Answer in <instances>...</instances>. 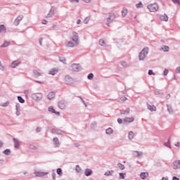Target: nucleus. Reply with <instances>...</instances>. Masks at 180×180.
I'll use <instances>...</instances> for the list:
<instances>
[{"label":"nucleus","mask_w":180,"mask_h":180,"mask_svg":"<svg viewBox=\"0 0 180 180\" xmlns=\"http://www.w3.org/2000/svg\"><path fill=\"white\" fill-rule=\"evenodd\" d=\"M70 39L72 41H69L66 42V47H75V46L78 44V34H77L76 32H73L70 35Z\"/></svg>","instance_id":"1"},{"label":"nucleus","mask_w":180,"mask_h":180,"mask_svg":"<svg viewBox=\"0 0 180 180\" xmlns=\"http://www.w3.org/2000/svg\"><path fill=\"white\" fill-rule=\"evenodd\" d=\"M160 7H158V4L157 3H154L148 6V9L150 12H157Z\"/></svg>","instance_id":"2"},{"label":"nucleus","mask_w":180,"mask_h":180,"mask_svg":"<svg viewBox=\"0 0 180 180\" xmlns=\"http://www.w3.org/2000/svg\"><path fill=\"white\" fill-rule=\"evenodd\" d=\"M148 54V48H144L139 53V60H143L146 58V56Z\"/></svg>","instance_id":"3"},{"label":"nucleus","mask_w":180,"mask_h":180,"mask_svg":"<svg viewBox=\"0 0 180 180\" xmlns=\"http://www.w3.org/2000/svg\"><path fill=\"white\" fill-rule=\"evenodd\" d=\"M32 98L35 101H40V99L43 98V94H41V93H35L32 95Z\"/></svg>","instance_id":"4"},{"label":"nucleus","mask_w":180,"mask_h":180,"mask_svg":"<svg viewBox=\"0 0 180 180\" xmlns=\"http://www.w3.org/2000/svg\"><path fill=\"white\" fill-rule=\"evenodd\" d=\"M81 70V67L78 64H72L71 65V71H79Z\"/></svg>","instance_id":"5"},{"label":"nucleus","mask_w":180,"mask_h":180,"mask_svg":"<svg viewBox=\"0 0 180 180\" xmlns=\"http://www.w3.org/2000/svg\"><path fill=\"white\" fill-rule=\"evenodd\" d=\"M174 169H179L180 168V160H176L173 162L172 165Z\"/></svg>","instance_id":"6"},{"label":"nucleus","mask_w":180,"mask_h":180,"mask_svg":"<svg viewBox=\"0 0 180 180\" xmlns=\"http://www.w3.org/2000/svg\"><path fill=\"white\" fill-rule=\"evenodd\" d=\"M115 18H116V15H115V13H110L109 16L107 18V22L110 23V22H112V20H113V19H115Z\"/></svg>","instance_id":"7"},{"label":"nucleus","mask_w":180,"mask_h":180,"mask_svg":"<svg viewBox=\"0 0 180 180\" xmlns=\"http://www.w3.org/2000/svg\"><path fill=\"white\" fill-rule=\"evenodd\" d=\"M127 13H129V10L126 7H124L121 11V15L122 18H125V16H127Z\"/></svg>","instance_id":"8"},{"label":"nucleus","mask_w":180,"mask_h":180,"mask_svg":"<svg viewBox=\"0 0 180 180\" xmlns=\"http://www.w3.org/2000/svg\"><path fill=\"white\" fill-rule=\"evenodd\" d=\"M58 106L60 109H65V108H67V104H65L64 101H60L58 103Z\"/></svg>","instance_id":"9"},{"label":"nucleus","mask_w":180,"mask_h":180,"mask_svg":"<svg viewBox=\"0 0 180 180\" xmlns=\"http://www.w3.org/2000/svg\"><path fill=\"white\" fill-rule=\"evenodd\" d=\"M47 172H35L34 175L36 176H44L45 175H47Z\"/></svg>","instance_id":"10"},{"label":"nucleus","mask_w":180,"mask_h":180,"mask_svg":"<svg viewBox=\"0 0 180 180\" xmlns=\"http://www.w3.org/2000/svg\"><path fill=\"white\" fill-rule=\"evenodd\" d=\"M19 64H20V60H15L11 63V68H16Z\"/></svg>","instance_id":"11"},{"label":"nucleus","mask_w":180,"mask_h":180,"mask_svg":"<svg viewBox=\"0 0 180 180\" xmlns=\"http://www.w3.org/2000/svg\"><path fill=\"white\" fill-rule=\"evenodd\" d=\"M160 20L162 22H168V15L166 14L160 15Z\"/></svg>","instance_id":"12"},{"label":"nucleus","mask_w":180,"mask_h":180,"mask_svg":"<svg viewBox=\"0 0 180 180\" xmlns=\"http://www.w3.org/2000/svg\"><path fill=\"white\" fill-rule=\"evenodd\" d=\"M49 112H51V113H55V115H57L58 116H60V112L56 111L53 107L49 108Z\"/></svg>","instance_id":"13"},{"label":"nucleus","mask_w":180,"mask_h":180,"mask_svg":"<svg viewBox=\"0 0 180 180\" xmlns=\"http://www.w3.org/2000/svg\"><path fill=\"white\" fill-rule=\"evenodd\" d=\"M131 122H134V117H127L124 119V123H131Z\"/></svg>","instance_id":"14"},{"label":"nucleus","mask_w":180,"mask_h":180,"mask_svg":"<svg viewBox=\"0 0 180 180\" xmlns=\"http://www.w3.org/2000/svg\"><path fill=\"white\" fill-rule=\"evenodd\" d=\"M148 109L150 110V112H155V110H157L155 105H148Z\"/></svg>","instance_id":"15"},{"label":"nucleus","mask_w":180,"mask_h":180,"mask_svg":"<svg viewBox=\"0 0 180 180\" xmlns=\"http://www.w3.org/2000/svg\"><path fill=\"white\" fill-rule=\"evenodd\" d=\"M140 176L141 179H146L148 176V172H143L141 173Z\"/></svg>","instance_id":"16"},{"label":"nucleus","mask_w":180,"mask_h":180,"mask_svg":"<svg viewBox=\"0 0 180 180\" xmlns=\"http://www.w3.org/2000/svg\"><path fill=\"white\" fill-rule=\"evenodd\" d=\"M57 72H58V69H51L49 71V74L51 75H56V74H57Z\"/></svg>","instance_id":"17"},{"label":"nucleus","mask_w":180,"mask_h":180,"mask_svg":"<svg viewBox=\"0 0 180 180\" xmlns=\"http://www.w3.org/2000/svg\"><path fill=\"white\" fill-rule=\"evenodd\" d=\"M13 141H14V146L15 148H19V146H20L19 141L16 140V139H13Z\"/></svg>","instance_id":"18"},{"label":"nucleus","mask_w":180,"mask_h":180,"mask_svg":"<svg viewBox=\"0 0 180 180\" xmlns=\"http://www.w3.org/2000/svg\"><path fill=\"white\" fill-rule=\"evenodd\" d=\"M54 96H56V94L54 92H50L48 94V99L51 100L53 98H54Z\"/></svg>","instance_id":"19"},{"label":"nucleus","mask_w":180,"mask_h":180,"mask_svg":"<svg viewBox=\"0 0 180 180\" xmlns=\"http://www.w3.org/2000/svg\"><path fill=\"white\" fill-rule=\"evenodd\" d=\"M84 174H85L86 176H89V175H91L92 174V170H91L89 169H86L84 172Z\"/></svg>","instance_id":"20"},{"label":"nucleus","mask_w":180,"mask_h":180,"mask_svg":"<svg viewBox=\"0 0 180 180\" xmlns=\"http://www.w3.org/2000/svg\"><path fill=\"white\" fill-rule=\"evenodd\" d=\"M6 32V28H5V25H0V33H5Z\"/></svg>","instance_id":"21"},{"label":"nucleus","mask_w":180,"mask_h":180,"mask_svg":"<svg viewBox=\"0 0 180 180\" xmlns=\"http://www.w3.org/2000/svg\"><path fill=\"white\" fill-rule=\"evenodd\" d=\"M128 137H129V140H133V139H134V132L129 131Z\"/></svg>","instance_id":"22"},{"label":"nucleus","mask_w":180,"mask_h":180,"mask_svg":"<svg viewBox=\"0 0 180 180\" xmlns=\"http://www.w3.org/2000/svg\"><path fill=\"white\" fill-rule=\"evenodd\" d=\"M34 75H35V77H39L41 75V73L39 72V71L34 70Z\"/></svg>","instance_id":"23"},{"label":"nucleus","mask_w":180,"mask_h":180,"mask_svg":"<svg viewBox=\"0 0 180 180\" xmlns=\"http://www.w3.org/2000/svg\"><path fill=\"white\" fill-rule=\"evenodd\" d=\"M9 44H11L8 41H5L4 44L3 45H1L0 47L1 49H4L5 47H8V46H9Z\"/></svg>","instance_id":"24"},{"label":"nucleus","mask_w":180,"mask_h":180,"mask_svg":"<svg viewBox=\"0 0 180 180\" xmlns=\"http://www.w3.org/2000/svg\"><path fill=\"white\" fill-rule=\"evenodd\" d=\"M3 153L5 155H9L11 154V149H6Z\"/></svg>","instance_id":"25"},{"label":"nucleus","mask_w":180,"mask_h":180,"mask_svg":"<svg viewBox=\"0 0 180 180\" xmlns=\"http://www.w3.org/2000/svg\"><path fill=\"white\" fill-rule=\"evenodd\" d=\"M129 113H130V109L126 110L125 111L124 110L121 111V115H126Z\"/></svg>","instance_id":"26"},{"label":"nucleus","mask_w":180,"mask_h":180,"mask_svg":"<svg viewBox=\"0 0 180 180\" xmlns=\"http://www.w3.org/2000/svg\"><path fill=\"white\" fill-rule=\"evenodd\" d=\"M106 133H107V134H112V133H113V129H112V128H108L106 130Z\"/></svg>","instance_id":"27"},{"label":"nucleus","mask_w":180,"mask_h":180,"mask_svg":"<svg viewBox=\"0 0 180 180\" xmlns=\"http://www.w3.org/2000/svg\"><path fill=\"white\" fill-rule=\"evenodd\" d=\"M162 50L163 51H169V47H168L167 46H162Z\"/></svg>","instance_id":"28"},{"label":"nucleus","mask_w":180,"mask_h":180,"mask_svg":"<svg viewBox=\"0 0 180 180\" xmlns=\"http://www.w3.org/2000/svg\"><path fill=\"white\" fill-rule=\"evenodd\" d=\"M18 99L20 103H25V99H23L22 97L18 96Z\"/></svg>","instance_id":"29"},{"label":"nucleus","mask_w":180,"mask_h":180,"mask_svg":"<svg viewBox=\"0 0 180 180\" xmlns=\"http://www.w3.org/2000/svg\"><path fill=\"white\" fill-rule=\"evenodd\" d=\"M125 175H126V173H120V179H124V176Z\"/></svg>","instance_id":"30"},{"label":"nucleus","mask_w":180,"mask_h":180,"mask_svg":"<svg viewBox=\"0 0 180 180\" xmlns=\"http://www.w3.org/2000/svg\"><path fill=\"white\" fill-rule=\"evenodd\" d=\"M57 174L61 175V174H63V170L60 168L57 169Z\"/></svg>","instance_id":"31"},{"label":"nucleus","mask_w":180,"mask_h":180,"mask_svg":"<svg viewBox=\"0 0 180 180\" xmlns=\"http://www.w3.org/2000/svg\"><path fill=\"white\" fill-rule=\"evenodd\" d=\"M53 15H54V12L53 11H50V13L48 14L46 18H51V16H53Z\"/></svg>","instance_id":"32"},{"label":"nucleus","mask_w":180,"mask_h":180,"mask_svg":"<svg viewBox=\"0 0 180 180\" xmlns=\"http://www.w3.org/2000/svg\"><path fill=\"white\" fill-rule=\"evenodd\" d=\"M118 167L120 168V169H124V165L120 163L118 164Z\"/></svg>","instance_id":"33"},{"label":"nucleus","mask_w":180,"mask_h":180,"mask_svg":"<svg viewBox=\"0 0 180 180\" xmlns=\"http://www.w3.org/2000/svg\"><path fill=\"white\" fill-rule=\"evenodd\" d=\"M99 44H100V46H104V44H105V41L103 40V39H100V40H99Z\"/></svg>","instance_id":"34"},{"label":"nucleus","mask_w":180,"mask_h":180,"mask_svg":"<svg viewBox=\"0 0 180 180\" xmlns=\"http://www.w3.org/2000/svg\"><path fill=\"white\" fill-rule=\"evenodd\" d=\"M136 8H143V4L141 2H139L136 4Z\"/></svg>","instance_id":"35"},{"label":"nucleus","mask_w":180,"mask_h":180,"mask_svg":"<svg viewBox=\"0 0 180 180\" xmlns=\"http://www.w3.org/2000/svg\"><path fill=\"white\" fill-rule=\"evenodd\" d=\"M76 171L77 172H81L82 169L81 167L79 166H76Z\"/></svg>","instance_id":"36"},{"label":"nucleus","mask_w":180,"mask_h":180,"mask_svg":"<svg viewBox=\"0 0 180 180\" xmlns=\"http://www.w3.org/2000/svg\"><path fill=\"white\" fill-rule=\"evenodd\" d=\"M134 155L135 157H139V155H141V153H140L136 151V152L134 153Z\"/></svg>","instance_id":"37"},{"label":"nucleus","mask_w":180,"mask_h":180,"mask_svg":"<svg viewBox=\"0 0 180 180\" xmlns=\"http://www.w3.org/2000/svg\"><path fill=\"white\" fill-rule=\"evenodd\" d=\"M174 4H177V5H180V0H172Z\"/></svg>","instance_id":"38"},{"label":"nucleus","mask_w":180,"mask_h":180,"mask_svg":"<svg viewBox=\"0 0 180 180\" xmlns=\"http://www.w3.org/2000/svg\"><path fill=\"white\" fill-rule=\"evenodd\" d=\"M148 75H155V73H154L152 70H150L148 71Z\"/></svg>","instance_id":"39"},{"label":"nucleus","mask_w":180,"mask_h":180,"mask_svg":"<svg viewBox=\"0 0 180 180\" xmlns=\"http://www.w3.org/2000/svg\"><path fill=\"white\" fill-rule=\"evenodd\" d=\"M92 78H94V74L90 73V74L88 75V79H92Z\"/></svg>","instance_id":"40"},{"label":"nucleus","mask_w":180,"mask_h":180,"mask_svg":"<svg viewBox=\"0 0 180 180\" xmlns=\"http://www.w3.org/2000/svg\"><path fill=\"white\" fill-rule=\"evenodd\" d=\"M20 21L19 20H17V18L15 19V20L14 21V25H15V26H18V25H19V22H20Z\"/></svg>","instance_id":"41"},{"label":"nucleus","mask_w":180,"mask_h":180,"mask_svg":"<svg viewBox=\"0 0 180 180\" xmlns=\"http://www.w3.org/2000/svg\"><path fill=\"white\" fill-rule=\"evenodd\" d=\"M88 22H89V18H86L84 20V23H85L86 25V23H88Z\"/></svg>","instance_id":"42"},{"label":"nucleus","mask_w":180,"mask_h":180,"mask_svg":"<svg viewBox=\"0 0 180 180\" xmlns=\"http://www.w3.org/2000/svg\"><path fill=\"white\" fill-rule=\"evenodd\" d=\"M107 176H109V175H112V172L110 171H107L105 174Z\"/></svg>","instance_id":"43"},{"label":"nucleus","mask_w":180,"mask_h":180,"mask_svg":"<svg viewBox=\"0 0 180 180\" xmlns=\"http://www.w3.org/2000/svg\"><path fill=\"white\" fill-rule=\"evenodd\" d=\"M53 141H54V143H56V144H58V138H54Z\"/></svg>","instance_id":"44"},{"label":"nucleus","mask_w":180,"mask_h":180,"mask_svg":"<svg viewBox=\"0 0 180 180\" xmlns=\"http://www.w3.org/2000/svg\"><path fill=\"white\" fill-rule=\"evenodd\" d=\"M117 122H118V123H119L120 124H122V123H123V120H122V119H120V118H118V119H117Z\"/></svg>","instance_id":"45"},{"label":"nucleus","mask_w":180,"mask_h":180,"mask_svg":"<svg viewBox=\"0 0 180 180\" xmlns=\"http://www.w3.org/2000/svg\"><path fill=\"white\" fill-rule=\"evenodd\" d=\"M176 72L177 74H180V68L179 67L176 68Z\"/></svg>","instance_id":"46"},{"label":"nucleus","mask_w":180,"mask_h":180,"mask_svg":"<svg viewBox=\"0 0 180 180\" xmlns=\"http://www.w3.org/2000/svg\"><path fill=\"white\" fill-rule=\"evenodd\" d=\"M168 72H169L168 70L165 69V70H164V75H168Z\"/></svg>","instance_id":"47"},{"label":"nucleus","mask_w":180,"mask_h":180,"mask_svg":"<svg viewBox=\"0 0 180 180\" xmlns=\"http://www.w3.org/2000/svg\"><path fill=\"white\" fill-rule=\"evenodd\" d=\"M8 105H9V103H8V102H6V103H5L1 104V106L5 107V106H8Z\"/></svg>","instance_id":"48"},{"label":"nucleus","mask_w":180,"mask_h":180,"mask_svg":"<svg viewBox=\"0 0 180 180\" xmlns=\"http://www.w3.org/2000/svg\"><path fill=\"white\" fill-rule=\"evenodd\" d=\"M41 23H42V25H47V20H43Z\"/></svg>","instance_id":"49"},{"label":"nucleus","mask_w":180,"mask_h":180,"mask_svg":"<svg viewBox=\"0 0 180 180\" xmlns=\"http://www.w3.org/2000/svg\"><path fill=\"white\" fill-rule=\"evenodd\" d=\"M16 19L20 22V20H22V19H23V18L22 16H18Z\"/></svg>","instance_id":"50"},{"label":"nucleus","mask_w":180,"mask_h":180,"mask_svg":"<svg viewBox=\"0 0 180 180\" xmlns=\"http://www.w3.org/2000/svg\"><path fill=\"white\" fill-rule=\"evenodd\" d=\"M70 2H76L77 4H78V2H79V0H70Z\"/></svg>","instance_id":"51"},{"label":"nucleus","mask_w":180,"mask_h":180,"mask_svg":"<svg viewBox=\"0 0 180 180\" xmlns=\"http://www.w3.org/2000/svg\"><path fill=\"white\" fill-rule=\"evenodd\" d=\"M36 130H37V133H40L41 129H40V127H37Z\"/></svg>","instance_id":"52"},{"label":"nucleus","mask_w":180,"mask_h":180,"mask_svg":"<svg viewBox=\"0 0 180 180\" xmlns=\"http://www.w3.org/2000/svg\"><path fill=\"white\" fill-rule=\"evenodd\" d=\"M126 99H127V98H126V97H122L120 98V101H126Z\"/></svg>","instance_id":"53"},{"label":"nucleus","mask_w":180,"mask_h":180,"mask_svg":"<svg viewBox=\"0 0 180 180\" xmlns=\"http://www.w3.org/2000/svg\"><path fill=\"white\" fill-rule=\"evenodd\" d=\"M67 79H71V77H70V76H66L65 77V80L67 81Z\"/></svg>","instance_id":"54"},{"label":"nucleus","mask_w":180,"mask_h":180,"mask_svg":"<svg viewBox=\"0 0 180 180\" xmlns=\"http://www.w3.org/2000/svg\"><path fill=\"white\" fill-rule=\"evenodd\" d=\"M172 180H179V179H178L176 176H174Z\"/></svg>","instance_id":"55"},{"label":"nucleus","mask_w":180,"mask_h":180,"mask_svg":"<svg viewBox=\"0 0 180 180\" xmlns=\"http://www.w3.org/2000/svg\"><path fill=\"white\" fill-rule=\"evenodd\" d=\"M176 147H179L180 146V142H178L176 145H175Z\"/></svg>","instance_id":"56"},{"label":"nucleus","mask_w":180,"mask_h":180,"mask_svg":"<svg viewBox=\"0 0 180 180\" xmlns=\"http://www.w3.org/2000/svg\"><path fill=\"white\" fill-rule=\"evenodd\" d=\"M83 1H84V2H86V3H89L91 1V0H83Z\"/></svg>","instance_id":"57"},{"label":"nucleus","mask_w":180,"mask_h":180,"mask_svg":"<svg viewBox=\"0 0 180 180\" xmlns=\"http://www.w3.org/2000/svg\"><path fill=\"white\" fill-rule=\"evenodd\" d=\"M77 25H81V20H77Z\"/></svg>","instance_id":"58"},{"label":"nucleus","mask_w":180,"mask_h":180,"mask_svg":"<svg viewBox=\"0 0 180 180\" xmlns=\"http://www.w3.org/2000/svg\"><path fill=\"white\" fill-rule=\"evenodd\" d=\"M169 98H171V96H170L169 94H168V95L167 96V99H169Z\"/></svg>","instance_id":"59"},{"label":"nucleus","mask_w":180,"mask_h":180,"mask_svg":"<svg viewBox=\"0 0 180 180\" xmlns=\"http://www.w3.org/2000/svg\"><path fill=\"white\" fill-rule=\"evenodd\" d=\"M2 146H4V143L2 142H0V148L1 147H2Z\"/></svg>","instance_id":"60"},{"label":"nucleus","mask_w":180,"mask_h":180,"mask_svg":"<svg viewBox=\"0 0 180 180\" xmlns=\"http://www.w3.org/2000/svg\"><path fill=\"white\" fill-rule=\"evenodd\" d=\"M162 180H168V179L165 177H162Z\"/></svg>","instance_id":"61"},{"label":"nucleus","mask_w":180,"mask_h":180,"mask_svg":"<svg viewBox=\"0 0 180 180\" xmlns=\"http://www.w3.org/2000/svg\"><path fill=\"white\" fill-rule=\"evenodd\" d=\"M60 61H62L63 63H64V62L65 61V59H63V60L60 59Z\"/></svg>","instance_id":"62"},{"label":"nucleus","mask_w":180,"mask_h":180,"mask_svg":"<svg viewBox=\"0 0 180 180\" xmlns=\"http://www.w3.org/2000/svg\"><path fill=\"white\" fill-rule=\"evenodd\" d=\"M52 131H53V133H54V131H56V130H55V129H53Z\"/></svg>","instance_id":"63"},{"label":"nucleus","mask_w":180,"mask_h":180,"mask_svg":"<svg viewBox=\"0 0 180 180\" xmlns=\"http://www.w3.org/2000/svg\"><path fill=\"white\" fill-rule=\"evenodd\" d=\"M27 92H28L27 91H25V94H27Z\"/></svg>","instance_id":"64"}]
</instances>
